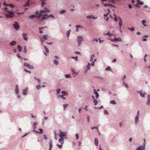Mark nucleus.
<instances>
[{
	"mask_svg": "<svg viewBox=\"0 0 150 150\" xmlns=\"http://www.w3.org/2000/svg\"><path fill=\"white\" fill-rule=\"evenodd\" d=\"M27 35V34L25 33H23V39L24 40L27 41L28 40V38L25 36Z\"/></svg>",
	"mask_w": 150,
	"mask_h": 150,
	"instance_id": "nucleus-14",
	"label": "nucleus"
},
{
	"mask_svg": "<svg viewBox=\"0 0 150 150\" xmlns=\"http://www.w3.org/2000/svg\"><path fill=\"white\" fill-rule=\"evenodd\" d=\"M142 23L143 25L145 26H146V25L145 23H146V21H142Z\"/></svg>",
	"mask_w": 150,
	"mask_h": 150,
	"instance_id": "nucleus-34",
	"label": "nucleus"
},
{
	"mask_svg": "<svg viewBox=\"0 0 150 150\" xmlns=\"http://www.w3.org/2000/svg\"><path fill=\"white\" fill-rule=\"evenodd\" d=\"M110 103L113 104H116V103L114 100H112L110 101Z\"/></svg>",
	"mask_w": 150,
	"mask_h": 150,
	"instance_id": "nucleus-37",
	"label": "nucleus"
},
{
	"mask_svg": "<svg viewBox=\"0 0 150 150\" xmlns=\"http://www.w3.org/2000/svg\"><path fill=\"white\" fill-rule=\"evenodd\" d=\"M98 38H94L93 39V41H96V42H97L98 41Z\"/></svg>",
	"mask_w": 150,
	"mask_h": 150,
	"instance_id": "nucleus-36",
	"label": "nucleus"
},
{
	"mask_svg": "<svg viewBox=\"0 0 150 150\" xmlns=\"http://www.w3.org/2000/svg\"><path fill=\"white\" fill-rule=\"evenodd\" d=\"M71 31V30H68L67 32V37L68 38L69 37V35L70 34Z\"/></svg>",
	"mask_w": 150,
	"mask_h": 150,
	"instance_id": "nucleus-29",
	"label": "nucleus"
},
{
	"mask_svg": "<svg viewBox=\"0 0 150 150\" xmlns=\"http://www.w3.org/2000/svg\"><path fill=\"white\" fill-rule=\"evenodd\" d=\"M137 3L135 5V6L139 8L140 7L139 5H143L144 4V2L140 1V0H137Z\"/></svg>",
	"mask_w": 150,
	"mask_h": 150,
	"instance_id": "nucleus-4",
	"label": "nucleus"
},
{
	"mask_svg": "<svg viewBox=\"0 0 150 150\" xmlns=\"http://www.w3.org/2000/svg\"><path fill=\"white\" fill-rule=\"evenodd\" d=\"M107 10L108 11V14H104V16L105 17H107L108 16V15L109 14V13L110 12V10L109 9H107Z\"/></svg>",
	"mask_w": 150,
	"mask_h": 150,
	"instance_id": "nucleus-26",
	"label": "nucleus"
},
{
	"mask_svg": "<svg viewBox=\"0 0 150 150\" xmlns=\"http://www.w3.org/2000/svg\"><path fill=\"white\" fill-rule=\"evenodd\" d=\"M37 123L36 122H34L33 123V126L34 127V128H35L36 125H37Z\"/></svg>",
	"mask_w": 150,
	"mask_h": 150,
	"instance_id": "nucleus-54",
	"label": "nucleus"
},
{
	"mask_svg": "<svg viewBox=\"0 0 150 150\" xmlns=\"http://www.w3.org/2000/svg\"><path fill=\"white\" fill-rule=\"evenodd\" d=\"M16 43V42L15 41H12L9 44V45L11 46H13L15 45Z\"/></svg>",
	"mask_w": 150,
	"mask_h": 150,
	"instance_id": "nucleus-19",
	"label": "nucleus"
},
{
	"mask_svg": "<svg viewBox=\"0 0 150 150\" xmlns=\"http://www.w3.org/2000/svg\"><path fill=\"white\" fill-rule=\"evenodd\" d=\"M44 48H45V52L47 53H48L49 52V50L48 48H47V47L45 46V45H44Z\"/></svg>",
	"mask_w": 150,
	"mask_h": 150,
	"instance_id": "nucleus-25",
	"label": "nucleus"
},
{
	"mask_svg": "<svg viewBox=\"0 0 150 150\" xmlns=\"http://www.w3.org/2000/svg\"><path fill=\"white\" fill-rule=\"evenodd\" d=\"M104 6H111L112 7L113 6L112 5L110 4H104Z\"/></svg>",
	"mask_w": 150,
	"mask_h": 150,
	"instance_id": "nucleus-33",
	"label": "nucleus"
},
{
	"mask_svg": "<svg viewBox=\"0 0 150 150\" xmlns=\"http://www.w3.org/2000/svg\"><path fill=\"white\" fill-rule=\"evenodd\" d=\"M119 19L120 20V22L119 23V24L120 27V28H121V26L122 25V20L121 18H120V17H119Z\"/></svg>",
	"mask_w": 150,
	"mask_h": 150,
	"instance_id": "nucleus-12",
	"label": "nucleus"
},
{
	"mask_svg": "<svg viewBox=\"0 0 150 150\" xmlns=\"http://www.w3.org/2000/svg\"><path fill=\"white\" fill-rule=\"evenodd\" d=\"M65 76L66 78H69L71 77L70 75L69 74H65Z\"/></svg>",
	"mask_w": 150,
	"mask_h": 150,
	"instance_id": "nucleus-40",
	"label": "nucleus"
},
{
	"mask_svg": "<svg viewBox=\"0 0 150 150\" xmlns=\"http://www.w3.org/2000/svg\"><path fill=\"white\" fill-rule=\"evenodd\" d=\"M9 6L11 8H13L14 7V6L12 4H10L9 5Z\"/></svg>",
	"mask_w": 150,
	"mask_h": 150,
	"instance_id": "nucleus-52",
	"label": "nucleus"
},
{
	"mask_svg": "<svg viewBox=\"0 0 150 150\" xmlns=\"http://www.w3.org/2000/svg\"><path fill=\"white\" fill-rule=\"evenodd\" d=\"M47 36L46 35H44L43 36V38L45 40L47 39Z\"/></svg>",
	"mask_w": 150,
	"mask_h": 150,
	"instance_id": "nucleus-35",
	"label": "nucleus"
},
{
	"mask_svg": "<svg viewBox=\"0 0 150 150\" xmlns=\"http://www.w3.org/2000/svg\"><path fill=\"white\" fill-rule=\"evenodd\" d=\"M95 57V54H93L91 56V59L90 60V62H91L93 61V58Z\"/></svg>",
	"mask_w": 150,
	"mask_h": 150,
	"instance_id": "nucleus-22",
	"label": "nucleus"
},
{
	"mask_svg": "<svg viewBox=\"0 0 150 150\" xmlns=\"http://www.w3.org/2000/svg\"><path fill=\"white\" fill-rule=\"evenodd\" d=\"M93 98V102L94 103V104L95 105H96L97 103H98V101L97 100L95 99L93 96H92Z\"/></svg>",
	"mask_w": 150,
	"mask_h": 150,
	"instance_id": "nucleus-16",
	"label": "nucleus"
},
{
	"mask_svg": "<svg viewBox=\"0 0 150 150\" xmlns=\"http://www.w3.org/2000/svg\"><path fill=\"white\" fill-rule=\"evenodd\" d=\"M68 106V104H64L63 105L64 108V110H65L66 108H67Z\"/></svg>",
	"mask_w": 150,
	"mask_h": 150,
	"instance_id": "nucleus-31",
	"label": "nucleus"
},
{
	"mask_svg": "<svg viewBox=\"0 0 150 150\" xmlns=\"http://www.w3.org/2000/svg\"><path fill=\"white\" fill-rule=\"evenodd\" d=\"M98 40H99V42L101 43L104 41L103 40H101L100 38H98Z\"/></svg>",
	"mask_w": 150,
	"mask_h": 150,
	"instance_id": "nucleus-60",
	"label": "nucleus"
},
{
	"mask_svg": "<svg viewBox=\"0 0 150 150\" xmlns=\"http://www.w3.org/2000/svg\"><path fill=\"white\" fill-rule=\"evenodd\" d=\"M18 49L19 52H21L22 50V48L20 45L18 46Z\"/></svg>",
	"mask_w": 150,
	"mask_h": 150,
	"instance_id": "nucleus-30",
	"label": "nucleus"
},
{
	"mask_svg": "<svg viewBox=\"0 0 150 150\" xmlns=\"http://www.w3.org/2000/svg\"><path fill=\"white\" fill-rule=\"evenodd\" d=\"M139 119V116H137L135 117V123L137 124L138 122V121Z\"/></svg>",
	"mask_w": 150,
	"mask_h": 150,
	"instance_id": "nucleus-24",
	"label": "nucleus"
},
{
	"mask_svg": "<svg viewBox=\"0 0 150 150\" xmlns=\"http://www.w3.org/2000/svg\"><path fill=\"white\" fill-rule=\"evenodd\" d=\"M50 148L49 150H51L52 146V141L49 142Z\"/></svg>",
	"mask_w": 150,
	"mask_h": 150,
	"instance_id": "nucleus-21",
	"label": "nucleus"
},
{
	"mask_svg": "<svg viewBox=\"0 0 150 150\" xmlns=\"http://www.w3.org/2000/svg\"><path fill=\"white\" fill-rule=\"evenodd\" d=\"M62 95L61 96V97L63 99H65V98H64V96L66 95V93L64 91H62Z\"/></svg>",
	"mask_w": 150,
	"mask_h": 150,
	"instance_id": "nucleus-15",
	"label": "nucleus"
},
{
	"mask_svg": "<svg viewBox=\"0 0 150 150\" xmlns=\"http://www.w3.org/2000/svg\"><path fill=\"white\" fill-rule=\"evenodd\" d=\"M138 92L140 94V96L142 97H144L145 95H146V93H142V91H138Z\"/></svg>",
	"mask_w": 150,
	"mask_h": 150,
	"instance_id": "nucleus-13",
	"label": "nucleus"
},
{
	"mask_svg": "<svg viewBox=\"0 0 150 150\" xmlns=\"http://www.w3.org/2000/svg\"><path fill=\"white\" fill-rule=\"evenodd\" d=\"M49 17H48V15L47 14H46L41 19V21L46 19L47 18H48Z\"/></svg>",
	"mask_w": 150,
	"mask_h": 150,
	"instance_id": "nucleus-10",
	"label": "nucleus"
},
{
	"mask_svg": "<svg viewBox=\"0 0 150 150\" xmlns=\"http://www.w3.org/2000/svg\"><path fill=\"white\" fill-rule=\"evenodd\" d=\"M35 15H32L31 16H29V17L30 18L32 19L35 17Z\"/></svg>",
	"mask_w": 150,
	"mask_h": 150,
	"instance_id": "nucleus-42",
	"label": "nucleus"
},
{
	"mask_svg": "<svg viewBox=\"0 0 150 150\" xmlns=\"http://www.w3.org/2000/svg\"><path fill=\"white\" fill-rule=\"evenodd\" d=\"M13 27L16 30H18L19 28V25L18 24V23L16 22H15V23L13 24Z\"/></svg>",
	"mask_w": 150,
	"mask_h": 150,
	"instance_id": "nucleus-7",
	"label": "nucleus"
},
{
	"mask_svg": "<svg viewBox=\"0 0 150 150\" xmlns=\"http://www.w3.org/2000/svg\"><path fill=\"white\" fill-rule=\"evenodd\" d=\"M88 65L87 67V69L89 70L90 69V64L89 62H88Z\"/></svg>",
	"mask_w": 150,
	"mask_h": 150,
	"instance_id": "nucleus-27",
	"label": "nucleus"
},
{
	"mask_svg": "<svg viewBox=\"0 0 150 150\" xmlns=\"http://www.w3.org/2000/svg\"><path fill=\"white\" fill-rule=\"evenodd\" d=\"M59 135L61 138L64 137L66 136L67 133L66 132H61Z\"/></svg>",
	"mask_w": 150,
	"mask_h": 150,
	"instance_id": "nucleus-6",
	"label": "nucleus"
},
{
	"mask_svg": "<svg viewBox=\"0 0 150 150\" xmlns=\"http://www.w3.org/2000/svg\"><path fill=\"white\" fill-rule=\"evenodd\" d=\"M60 91H61V90L60 89H58L57 90V93L58 94L59 93Z\"/></svg>",
	"mask_w": 150,
	"mask_h": 150,
	"instance_id": "nucleus-56",
	"label": "nucleus"
},
{
	"mask_svg": "<svg viewBox=\"0 0 150 150\" xmlns=\"http://www.w3.org/2000/svg\"><path fill=\"white\" fill-rule=\"evenodd\" d=\"M39 130L40 131V132H39V133L40 134L42 133V132L43 131V130L41 129H39Z\"/></svg>",
	"mask_w": 150,
	"mask_h": 150,
	"instance_id": "nucleus-51",
	"label": "nucleus"
},
{
	"mask_svg": "<svg viewBox=\"0 0 150 150\" xmlns=\"http://www.w3.org/2000/svg\"><path fill=\"white\" fill-rule=\"evenodd\" d=\"M7 8L5 7L4 8V11H6L9 14H6L5 17L6 18H12L13 17L14 14V13L13 11H9L7 10Z\"/></svg>",
	"mask_w": 150,
	"mask_h": 150,
	"instance_id": "nucleus-1",
	"label": "nucleus"
},
{
	"mask_svg": "<svg viewBox=\"0 0 150 150\" xmlns=\"http://www.w3.org/2000/svg\"><path fill=\"white\" fill-rule=\"evenodd\" d=\"M123 84L125 85V86L126 88H128V85L127 84L125 83V82L124 81L123 82Z\"/></svg>",
	"mask_w": 150,
	"mask_h": 150,
	"instance_id": "nucleus-55",
	"label": "nucleus"
},
{
	"mask_svg": "<svg viewBox=\"0 0 150 150\" xmlns=\"http://www.w3.org/2000/svg\"><path fill=\"white\" fill-rule=\"evenodd\" d=\"M44 10H41L40 11V13L38 16V18H40L42 15L44 14V13L46 12H50V11L48 10V8H44Z\"/></svg>",
	"mask_w": 150,
	"mask_h": 150,
	"instance_id": "nucleus-2",
	"label": "nucleus"
},
{
	"mask_svg": "<svg viewBox=\"0 0 150 150\" xmlns=\"http://www.w3.org/2000/svg\"><path fill=\"white\" fill-rule=\"evenodd\" d=\"M104 113L105 114L108 115V111L106 110H105L104 111Z\"/></svg>",
	"mask_w": 150,
	"mask_h": 150,
	"instance_id": "nucleus-49",
	"label": "nucleus"
},
{
	"mask_svg": "<svg viewBox=\"0 0 150 150\" xmlns=\"http://www.w3.org/2000/svg\"><path fill=\"white\" fill-rule=\"evenodd\" d=\"M66 11L65 10H62L59 12V13L60 14H62L66 12Z\"/></svg>",
	"mask_w": 150,
	"mask_h": 150,
	"instance_id": "nucleus-28",
	"label": "nucleus"
},
{
	"mask_svg": "<svg viewBox=\"0 0 150 150\" xmlns=\"http://www.w3.org/2000/svg\"><path fill=\"white\" fill-rule=\"evenodd\" d=\"M83 41V37L80 36H77V41L78 42V45L79 46L81 43V41Z\"/></svg>",
	"mask_w": 150,
	"mask_h": 150,
	"instance_id": "nucleus-3",
	"label": "nucleus"
},
{
	"mask_svg": "<svg viewBox=\"0 0 150 150\" xmlns=\"http://www.w3.org/2000/svg\"><path fill=\"white\" fill-rule=\"evenodd\" d=\"M94 93L96 95V98H98L99 97V94L98 93L96 92L95 89L94 90Z\"/></svg>",
	"mask_w": 150,
	"mask_h": 150,
	"instance_id": "nucleus-17",
	"label": "nucleus"
},
{
	"mask_svg": "<svg viewBox=\"0 0 150 150\" xmlns=\"http://www.w3.org/2000/svg\"><path fill=\"white\" fill-rule=\"evenodd\" d=\"M57 145L58 146V147L60 149L62 147V145L61 144V145H59L58 144H57Z\"/></svg>",
	"mask_w": 150,
	"mask_h": 150,
	"instance_id": "nucleus-45",
	"label": "nucleus"
},
{
	"mask_svg": "<svg viewBox=\"0 0 150 150\" xmlns=\"http://www.w3.org/2000/svg\"><path fill=\"white\" fill-rule=\"evenodd\" d=\"M64 137H61L59 140V142L60 143V144L62 145L64 143Z\"/></svg>",
	"mask_w": 150,
	"mask_h": 150,
	"instance_id": "nucleus-11",
	"label": "nucleus"
},
{
	"mask_svg": "<svg viewBox=\"0 0 150 150\" xmlns=\"http://www.w3.org/2000/svg\"><path fill=\"white\" fill-rule=\"evenodd\" d=\"M76 140H78V139H79V135H78V134H76Z\"/></svg>",
	"mask_w": 150,
	"mask_h": 150,
	"instance_id": "nucleus-48",
	"label": "nucleus"
},
{
	"mask_svg": "<svg viewBox=\"0 0 150 150\" xmlns=\"http://www.w3.org/2000/svg\"><path fill=\"white\" fill-rule=\"evenodd\" d=\"M48 17H49V18L50 17H51L52 18H54V16H53L52 14L50 15L49 16H48Z\"/></svg>",
	"mask_w": 150,
	"mask_h": 150,
	"instance_id": "nucleus-57",
	"label": "nucleus"
},
{
	"mask_svg": "<svg viewBox=\"0 0 150 150\" xmlns=\"http://www.w3.org/2000/svg\"><path fill=\"white\" fill-rule=\"evenodd\" d=\"M36 88L38 90L40 88H41V85H37L36 86Z\"/></svg>",
	"mask_w": 150,
	"mask_h": 150,
	"instance_id": "nucleus-41",
	"label": "nucleus"
},
{
	"mask_svg": "<svg viewBox=\"0 0 150 150\" xmlns=\"http://www.w3.org/2000/svg\"><path fill=\"white\" fill-rule=\"evenodd\" d=\"M107 35L110 36V37H111V35H113L111 34L110 32H108V33H107Z\"/></svg>",
	"mask_w": 150,
	"mask_h": 150,
	"instance_id": "nucleus-38",
	"label": "nucleus"
},
{
	"mask_svg": "<svg viewBox=\"0 0 150 150\" xmlns=\"http://www.w3.org/2000/svg\"><path fill=\"white\" fill-rule=\"evenodd\" d=\"M23 65L26 67H28L29 69H34V67L30 65L29 64L27 63H24Z\"/></svg>",
	"mask_w": 150,
	"mask_h": 150,
	"instance_id": "nucleus-5",
	"label": "nucleus"
},
{
	"mask_svg": "<svg viewBox=\"0 0 150 150\" xmlns=\"http://www.w3.org/2000/svg\"><path fill=\"white\" fill-rule=\"evenodd\" d=\"M19 92L18 87V85H16V94H18Z\"/></svg>",
	"mask_w": 150,
	"mask_h": 150,
	"instance_id": "nucleus-20",
	"label": "nucleus"
},
{
	"mask_svg": "<svg viewBox=\"0 0 150 150\" xmlns=\"http://www.w3.org/2000/svg\"><path fill=\"white\" fill-rule=\"evenodd\" d=\"M71 71L73 74L75 73V71L74 69H71Z\"/></svg>",
	"mask_w": 150,
	"mask_h": 150,
	"instance_id": "nucleus-47",
	"label": "nucleus"
},
{
	"mask_svg": "<svg viewBox=\"0 0 150 150\" xmlns=\"http://www.w3.org/2000/svg\"><path fill=\"white\" fill-rule=\"evenodd\" d=\"M128 29L132 31H134V28H128Z\"/></svg>",
	"mask_w": 150,
	"mask_h": 150,
	"instance_id": "nucleus-53",
	"label": "nucleus"
},
{
	"mask_svg": "<svg viewBox=\"0 0 150 150\" xmlns=\"http://www.w3.org/2000/svg\"><path fill=\"white\" fill-rule=\"evenodd\" d=\"M94 65H95L94 62H93L91 64V66H94Z\"/></svg>",
	"mask_w": 150,
	"mask_h": 150,
	"instance_id": "nucleus-64",
	"label": "nucleus"
},
{
	"mask_svg": "<svg viewBox=\"0 0 150 150\" xmlns=\"http://www.w3.org/2000/svg\"><path fill=\"white\" fill-rule=\"evenodd\" d=\"M24 71L25 72H28V73H31V72H30V71H28V70H25V69H24Z\"/></svg>",
	"mask_w": 150,
	"mask_h": 150,
	"instance_id": "nucleus-62",
	"label": "nucleus"
},
{
	"mask_svg": "<svg viewBox=\"0 0 150 150\" xmlns=\"http://www.w3.org/2000/svg\"><path fill=\"white\" fill-rule=\"evenodd\" d=\"M94 143L96 145H98V139L96 138L95 139Z\"/></svg>",
	"mask_w": 150,
	"mask_h": 150,
	"instance_id": "nucleus-18",
	"label": "nucleus"
},
{
	"mask_svg": "<svg viewBox=\"0 0 150 150\" xmlns=\"http://www.w3.org/2000/svg\"><path fill=\"white\" fill-rule=\"evenodd\" d=\"M44 137L46 140H47V137H46L45 135H44Z\"/></svg>",
	"mask_w": 150,
	"mask_h": 150,
	"instance_id": "nucleus-63",
	"label": "nucleus"
},
{
	"mask_svg": "<svg viewBox=\"0 0 150 150\" xmlns=\"http://www.w3.org/2000/svg\"><path fill=\"white\" fill-rule=\"evenodd\" d=\"M129 7L130 8H132V6L130 4H129Z\"/></svg>",
	"mask_w": 150,
	"mask_h": 150,
	"instance_id": "nucleus-61",
	"label": "nucleus"
},
{
	"mask_svg": "<svg viewBox=\"0 0 150 150\" xmlns=\"http://www.w3.org/2000/svg\"><path fill=\"white\" fill-rule=\"evenodd\" d=\"M136 150H143V147L142 146H139L137 149Z\"/></svg>",
	"mask_w": 150,
	"mask_h": 150,
	"instance_id": "nucleus-23",
	"label": "nucleus"
},
{
	"mask_svg": "<svg viewBox=\"0 0 150 150\" xmlns=\"http://www.w3.org/2000/svg\"><path fill=\"white\" fill-rule=\"evenodd\" d=\"M54 63L56 65H57L58 64V62L56 60H55L54 61Z\"/></svg>",
	"mask_w": 150,
	"mask_h": 150,
	"instance_id": "nucleus-43",
	"label": "nucleus"
},
{
	"mask_svg": "<svg viewBox=\"0 0 150 150\" xmlns=\"http://www.w3.org/2000/svg\"><path fill=\"white\" fill-rule=\"evenodd\" d=\"M91 128L92 129H98V127H91Z\"/></svg>",
	"mask_w": 150,
	"mask_h": 150,
	"instance_id": "nucleus-46",
	"label": "nucleus"
},
{
	"mask_svg": "<svg viewBox=\"0 0 150 150\" xmlns=\"http://www.w3.org/2000/svg\"><path fill=\"white\" fill-rule=\"evenodd\" d=\"M28 88H26L25 89H23V93H22L24 95H26L27 94V93L28 91Z\"/></svg>",
	"mask_w": 150,
	"mask_h": 150,
	"instance_id": "nucleus-9",
	"label": "nucleus"
},
{
	"mask_svg": "<svg viewBox=\"0 0 150 150\" xmlns=\"http://www.w3.org/2000/svg\"><path fill=\"white\" fill-rule=\"evenodd\" d=\"M110 40L112 42L114 41H121V39L120 38H115L114 39H110Z\"/></svg>",
	"mask_w": 150,
	"mask_h": 150,
	"instance_id": "nucleus-8",
	"label": "nucleus"
},
{
	"mask_svg": "<svg viewBox=\"0 0 150 150\" xmlns=\"http://www.w3.org/2000/svg\"><path fill=\"white\" fill-rule=\"evenodd\" d=\"M76 27L77 28H82V27L81 26H80V25H77L76 26Z\"/></svg>",
	"mask_w": 150,
	"mask_h": 150,
	"instance_id": "nucleus-58",
	"label": "nucleus"
},
{
	"mask_svg": "<svg viewBox=\"0 0 150 150\" xmlns=\"http://www.w3.org/2000/svg\"><path fill=\"white\" fill-rule=\"evenodd\" d=\"M45 4V3L42 1V4H41V6L43 7L44 6V5Z\"/></svg>",
	"mask_w": 150,
	"mask_h": 150,
	"instance_id": "nucleus-50",
	"label": "nucleus"
},
{
	"mask_svg": "<svg viewBox=\"0 0 150 150\" xmlns=\"http://www.w3.org/2000/svg\"><path fill=\"white\" fill-rule=\"evenodd\" d=\"M111 70V69L110 67L109 66L108 67H107L106 68V71H108V70Z\"/></svg>",
	"mask_w": 150,
	"mask_h": 150,
	"instance_id": "nucleus-39",
	"label": "nucleus"
},
{
	"mask_svg": "<svg viewBox=\"0 0 150 150\" xmlns=\"http://www.w3.org/2000/svg\"><path fill=\"white\" fill-rule=\"evenodd\" d=\"M72 59H74V58L75 59V60L76 61L77 60V59H78V57H72Z\"/></svg>",
	"mask_w": 150,
	"mask_h": 150,
	"instance_id": "nucleus-59",
	"label": "nucleus"
},
{
	"mask_svg": "<svg viewBox=\"0 0 150 150\" xmlns=\"http://www.w3.org/2000/svg\"><path fill=\"white\" fill-rule=\"evenodd\" d=\"M148 103H147V104H149V103L150 102V96L149 95H148Z\"/></svg>",
	"mask_w": 150,
	"mask_h": 150,
	"instance_id": "nucleus-32",
	"label": "nucleus"
},
{
	"mask_svg": "<svg viewBox=\"0 0 150 150\" xmlns=\"http://www.w3.org/2000/svg\"><path fill=\"white\" fill-rule=\"evenodd\" d=\"M92 16H86V18L88 19H91L92 18Z\"/></svg>",
	"mask_w": 150,
	"mask_h": 150,
	"instance_id": "nucleus-44",
	"label": "nucleus"
}]
</instances>
